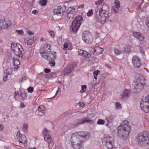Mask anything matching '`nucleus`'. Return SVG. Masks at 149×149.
I'll return each instance as SVG.
<instances>
[{
	"label": "nucleus",
	"mask_w": 149,
	"mask_h": 149,
	"mask_svg": "<svg viewBox=\"0 0 149 149\" xmlns=\"http://www.w3.org/2000/svg\"><path fill=\"white\" fill-rule=\"evenodd\" d=\"M20 96L22 97V99L24 100L26 97V94L25 93H21L20 94Z\"/></svg>",
	"instance_id": "nucleus-39"
},
{
	"label": "nucleus",
	"mask_w": 149,
	"mask_h": 149,
	"mask_svg": "<svg viewBox=\"0 0 149 149\" xmlns=\"http://www.w3.org/2000/svg\"><path fill=\"white\" fill-rule=\"evenodd\" d=\"M87 86L86 85H82L81 86V89L80 91L81 94H83L86 90Z\"/></svg>",
	"instance_id": "nucleus-31"
},
{
	"label": "nucleus",
	"mask_w": 149,
	"mask_h": 149,
	"mask_svg": "<svg viewBox=\"0 0 149 149\" xmlns=\"http://www.w3.org/2000/svg\"><path fill=\"white\" fill-rule=\"evenodd\" d=\"M8 79L7 75H6L5 77H3V79L4 81H6Z\"/></svg>",
	"instance_id": "nucleus-61"
},
{
	"label": "nucleus",
	"mask_w": 149,
	"mask_h": 149,
	"mask_svg": "<svg viewBox=\"0 0 149 149\" xmlns=\"http://www.w3.org/2000/svg\"><path fill=\"white\" fill-rule=\"evenodd\" d=\"M85 123H89L91 124H93L94 123V121L91 118L88 117L85 118L81 119H78L76 120L73 123V125L74 127H75L81 124H84Z\"/></svg>",
	"instance_id": "nucleus-11"
},
{
	"label": "nucleus",
	"mask_w": 149,
	"mask_h": 149,
	"mask_svg": "<svg viewBox=\"0 0 149 149\" xmlns=\"http://www.w3.org/2000/svg\"><path fill=\"white\" fill-rule=\"evenodd\" d=\"M82 39L86 44H90L93 41L92 36L89 32H84L82 35Z\"/></svg>",
	"instance_id": "nucleus-12"
},
{
	"label": "nucleus",
	"mask_w": 149,
	"mask_h": 149,
	"mask_svg": "<svg viewBox=\"0 0 149 149\" xmlns=\"http://www.w3.org/2000/svg\"><path fill=\"white\" fill-rule=\"evenodd\" d=\"M89 138V134L86 132H79L73 133L71 138L72 147L74 149H84L83 142Z\"/></svg>",
	"instance_id": "nucleus-1"
},
{
	"label": "nucleus",
	"mask_w": 149,
	"mask_h": 149,
	"mask_svg": "<svg viewBox=\"0 0 149 149\" xmlns=\"http://www.w3.org/2000/svg\"><path fill=\"white\" fill-rule=\"evenodd\" d=\"M27 41L26 44L28 45H31L33 42L32 39H28Z\"/></svg>",
	"instance_id": "nucleus-45"
},
{
	"label": "nucleus",
	"mask_w": 149,
	"mask_h": 149,
	"mask_svg": "<svg viewBox=\"0 0 149 149\" xmlns=\"http://www.w3.org/2000/svg\"><path fill=\"white\" fill-rule=\"evenodd\" d=\"M60 89V87H58V89H57V91L56 92V94L55 95L52 97L50 98V99H52L53 98H54L56 97V96L57 95L58 93L59 92V90Z\"/></svg>",
	"instance_id": "nucleus-48"
},
{
	"label": "nucleus",
	"mask_w": 149,
	"mask_h": 149,
	"mask_svg": "<svg viewBox=\"0 0 149 149\" xmlns=\"http://www.w3.org/2000/svg\"><path fill=\"white\" fill-rule=\"evenodd\" d=\"M50 35L52 37H53L54 36V32L53 31H48Z\"/></svg>",
	"instance_id": "nucleus-51"
},
{
	"label": "nucleus",
	"mask_w": 149,
	"mask_h": 149,
	"mask_svg": "<svg viewBox=\"0 0 149 149\" xmlns=\"http://www.w3.org/2000/svg\"><path fill=\"white\" fill-rule=\"evenodd\" d=\"M132 63L134 66L136 68H139L141 65L140 59L136 55L133 56L132 60Z\"/></svg>",
	"instance_id": "nucleus-13"
},
{
	"label": "nucleus",
	"mask_w": 149,
	"mask_h": 149,
	"mask_svg": "<svg viewBox=\"0 0 149 149\" xmlns=\"http://www.w3.org/2000/svg\"><path fill=\"white\" fill-rule=\"evenodd\" d=\"M4 129V126L1 124H0V131Z\"/></svg>",
	"instance_id": "nucleus-62"
},
{
	"label": "nucleus",
	"mask_w": 149,
	"mask_h": 149,
	"mask_svg": "<svg viewBox=\"0 0 149 149\" xmlns=\"http://www.w3.org/2000/svg\"><path fill=\"white\" fill-rule=\"evenodd\" d=\"M20 107L22 108H24L25 107V105L23 102H21L20 104Z\"/></svg>",
	"instance_id": "nucleus-55"
},
{
	"label": "nucleus",
	"mask_w": 149,
	"mask_h": 149,
	"mask_svg": "<svg viewBox=\"0 0 149 149\" xmlns=\"http://www.w3.org/2000/svg\"><path fill=\"white\" fill-rule=\"evenodd\" d=\"M103 1L104 0H99L95 2V4L97 5L99 4V5H101V4H102V3L103 4Z\"/></svg>",
	"instance_id": "nucleus-41"
},
{
	"label": "nucleus",
	"mask_w": 149,
	"mask_h": 149,
	"mask_svg": "<svg viewBox=\"0 0 149 149\" xmlns=\"http://www.w3.org/2000/svg\"><path fill=\"white\" fill-rule=\"evenodd\" d=\"M114 118L113 116H110L106 118L105 120L108 123H110L112 122Z\"/></svg>",
	"instance_id": "nucleus-30"
},
{
	"label": "nucleus",
	"mask_w": 149,
	"mask_h": 149,
	"mask_svg": "<svg viewBox=\"0 0 149 149\" xmlns=\"http://www.w3.org/2000/svg\"><path fill=\"white\" fill-rule=\"evenodd\" d=\"M45 77L47 78H51V77H50V74H45Z\"/></svg>",
	"instance_id": "nucleus-60"
},
{
	"label": "nucleus",
	"mask_w": 149,
	"mask_h": 149,
	"mask_svg": "<svg viewBox=\"0 0 149 149\" xmlns=\"http://www.w3.org/2000/svg\"><path fill=\"white\" fill-rule=\"evenodd\" d=\"M17 138L19 143L24 146L27 145V139L26 136L24 135L19 134V136L17 137Z\"/></svg>",
	"instance_id": "nucleus-16"
},
{
	"label": "nucleus",
	"mask_w": 149,
	"mask_h": 149,
	"mask_svg": "<svg viewBox=\"0 0 149 149\" xmlns=\"http://www.w3.org/2000/svg\"><path fill=\"white\" fill-rule=\"evenodd\" d=\"M12 60L14 67V69L15 70H16L19 67V65L20 64V62L18 59H15L14 58H13Z\"/></svg>",
	"instance_id": "nucleus-19"
},
{
	"label": "nucleus",
	"mask_w": 149,
	"mask_h": 149,
	"mask_svg": "<svg viewBox=\"0 0 149 149\" xmlns=\"http://www.w3.org/2000/svg\"><path fill=\"white\" fill-rule=\"evenodd\" d=\"M100 7V9L101 10V11H106L108 10L109 8L108 6L105 4H101V5H98V8Z\"/></svg>",
	"instance_id": "nucleus-24"
},
{
	"label": "nucleus",
	"mask_w": 149,
	"mask_h": 149,
	"mask_svg": "<svg viewBox=\"0 0 149 149\" xmlns=\"http://www.w3.org/2000/svg\"><path fill=\"white\" fill-rule=\"evenodd\" d=\"M146 85L145 78L141 75H139L133 82L132 89L134 93H139L143 89Z\"/></svg>",
	"instance_id": "nucleus-3"
},
{
	"label": "nucleus",
	"mask_w": 149,
	"mask_h": 149,
	"mask_svg": "<svg viewBox=\"0 0 149 149\" xmlns=\"http://www.w3.org/2000/svg\"><path fill=\"white\" fill-rule=\"evenodd\" d=\"M48 143V146L49 149H52L54 146V143L52 139L48 140V141H46Z\"/></svg>",
	"instance_id": "nucleus-27"
},
{
	"label": "nucleus",
	"mask_w": 149,
	"mask_h": 149,
	"mask_svg": "<svg viewBox=\"0 0 149 149\" xmlns=\"http://www.w3.org/2000/svg\"><path fill=\"white\" fill-rule=\"evenodd\" d=\"M32 13L33 14L37 15L38 14V12L36 10H34L32 12Z\"/></svg>",
	"instance_id": "nucleus-54"
},
{
	"label": "nucleus",
	"mask_w": 149,
	"mask_h": 149,
	"mask_svg": "<svg viewBox=\"0 0 149 149\" xmlns=\"http://www.w3.org/2000/svg\"><path fill=\"white\" fill-rule=\"evenodd\" d=\"M84 6V4H82L81 5H79L78 6V7L79 8L81 9L83 8Z\"/></svg>",
	"instance_id": "nucleus-57"
},
{
	"label": "nucleus",
	"mask_w": 149,
	"mask_h": 149,
	"mask_svg": "<svg viewBox=\"0 0 149 149\" xmlns=\"http://www.w3.org/2000/svg\"><path fill=\"white\" fill-rule=\"evenodd\" d=\"M44 138L45 141H48V140L52 139L51 136L48 134H45L44 136Z\"/></svg>",
	"instance_id": "nucleus-32"
},
{
	"label": "nucleus",
	"mask_w": 149,
	"mask_h": 149,
	"mask_svg": "<svg viewBox=\"0 0 149 149\" xmlns=\"http://www.w3.org/2000/svg\"><path fill=\"white\" fill-rule=\"evenodd\" d=\"M108 17V15L106 13L101 11V10L97 9L96 11V17L97 20L102 23L105 21Z\"/></svg>",
	"instance_id": "nucleus-8"
},
{
	"label": "nucleus",
	"mask_w": 149,
	"mask_h": 149,
	"mask_svg": "<svg viewBox=\"0 0 149 149\" xmlns=\"http://www.w3.org/2000/svg\"><path fill=\"white\" fill-rule=\"evenodd\" d=\"M140 106L144 112L148 113L149 112V95L141 102Z\"/></svg>",
	"instance_id": "nucleus-9"
},
{
	"label": "nucleus",
	"mask_w": 149,
	"mask_h": 149,
	"mask_svg": "<svg viewBox=\"0 0 149 149\" xmlns=\"http://www.w3.org/2000/svg\"><path fill=\"white\" fill-rule=\"evenodd\" d=\"M49 64L50 65V66L53 67L55 66V63L54 61H52L49 62Z\"/></svg>",
	"instance_id": "nucleus-49"
},
{
	"label": "nucleus",
	"mask_w": 149,
	"mask_h": 149,
	"mask_svg": "<svg viewBox=\"0 0 149 149\" xmlns=\"http://www.w3.org/2000/svg\"><path fill=\"white\" fill-rule=\"evenodd\" d=\"M28 92L30 93H32L33 91V88L32 87L30 86L27 89Z\"/></svg>",
	"instance_id": "nucleus-42"
},
{
	"label": "nucleus",
	"mask_w": 149,
	"mask_h": 149,
	"mask_svg": "<svg viewBox=\"0 0 149 149\" xmlns=\"http://www.w3.org/2000/svg\"><path fill=\"white\" fill-rule=\"evenodd\" d=\"M115 54L116 55H118L120 54L121 53V52L118 49H115L114 50Z\"/></svg>",
	"instance_id": "nucleus-37"
},
{
	"label": "nucleus",
	"mask_w": 149,
	"mask_h": 149,
	"mask_svg": "<svg viewBox=\"0 0 149 149\" xmlns=\"http://www.w3.org/2000/svg\"><path fill=\"white\" fill-rule=\"evenodd\" d=\"M45 133H50V131L49 130H48L45 128V130L44 131V134Z\"/></svg>",
	"instance_id": "nucleus-58"
},
{
	"label": "nucleus",
	"mask_w": 149,
	"mask_h": 149,
	"mask_svg": "<svg viewBox=\"0 0 149 149\" xmlns=\"http://www.w3.org/2000/svg\"><path fill=\"white\" fill-rule=\"evenodd\" d=\"M49 74L50 77H55L56 75V73L54 72H52L49 73Z\"/></svg>",
	"instance_id": "nucleus-50"
},
{
	"label": "nucleus",
	"mask_w": 149,
	"mask_h": 149,
	"mask_svg": "<svg viewBox=\"0 0 149 149\" xmlns=\"http://www.w3.org/2000/svg\"><path fill=\"white\" fill-rule=\"evenodd\" d=\"M12 72V70L10 68H8L4 72V73H5L6 75H10L11 74Z\"/></svg>",
	"instance_id": "nucleus-33"
},
{
	"label": "nucleus",
	"mask_w": 149,
	"mask_h": 149,
	"mask_svg": "<svg viewBox=\"0 0 149 149\" xmlns=\"http://www.w3.org/2000/svg\"><path fill=\"white\" fill-rule=\"evenodd\" d=\"M103 144L108 149H116L114 145V141L112 137L109 136L105 137L102 141Z\"/></svg>",
	"instance_id": "nucleus-7"
},
{
	"label": "nucleus",
	"mask_w": 149,
	"mask_h": 149,
	"mask_svg": "<svg viewBox=\"0 0 149 149\" xmlns=\"http://www.w3.org/2000/svg\"><path fill=\"white\" fill-rule=\"evenodd\" d=\"M92 51H93V53L95 55H98L101 54L103 51V48L100 47H96L91 49Z\"/></svg>",
	"instance_id": "nucleus-20"
},
{
	"label": "nucleus",
	"mask_w": 149,
	"mask_h": 149,
	"mask_svg": "<svg viewBox=\"0 0 149 149\" xmlns=\"http://www.w3.org/2000/svg\"><path fill=\"white\" fill-rule=\"evenodd\" d=\"M68 44L66 43H65L63 45L64 48L66 49H67L68 47Z\"/></svg>",
	"instance_id": "nucleus-59"
},
{
	"label": "nucleus",
	"mask_w": 149,
	"mask_h": 149,
	"mask_svg": "<svg viewBox=\"0 0 149 149\" xmlns=\"http://www.w3.org/2000/svg\"><path fill=\"white\" fill-rule=\"evenodd\" d=\"M47 2V0H41L40 3L41 6H45L46 5Z\"/></svg>",
	"instance_id": "nucleus-36"
},
{
	"label": "nucleus",
	"mask_w": 149,
	"mask_h": 149,
	"mask_svg": "<svg viewBox=\"0 0 149 149\" xmlns=\"http://www.w3.org/2000/svg\"><path fill=\"white\" fill-rule=\"evenodd\" d=\"M116 107L118 109H120L121 108V104L118 102H116L115 104Z\"/></svg>",
	"instance_id": "nucleus-43"
},
{
	"label": "nucleus",
	"mask_w": 149,
	"mask_h": 149,
	"mask_svg": "<svg viewBox=\"0 0 149 149\" xmlns=\"http://www.w3.org/2000/svg\"><path fill=\"white\" fill-rule=\"evenodd\" d=\"M67 19H72V18L73 17L74 15L71 14V13H69L68 12H67Z\"/></svg>",
	"instance_id": "nucleus-35"
},
{
	"label": "nucleus",
	"mask_w": 149,
	"mask_h": 149,
	"mask_svg": "<svg viewBox=\"0 0 149 149\" xmlns=\"http://www.w3.org/2000/svg\"><path fill=\"white\" fill-rule=\"evenodd\" d=\"M130 96V91L129 90L125 89L122 94V97L123 98H127Z\"/></svg>",
	"instance_id": "nucleus-25"
},
{
	"label": "nucleus",
	"mask_w": 149,
	"mask_h": 149,
	"mask_svg": "<svg viewBox=\"0 0 149 149\" xmlns=\"http://www.w3.org/2000/svg\"><path fill=\"white\" fill-rule=\"evenodd\" d=\"M100 72V71L98 70H97L93 72V74L94 75V78L95 79H97V76Z\"/></svg>",
	"instance_id": "nucleus-34"
},
{
	"label": "nucleus",
	"mask_w": 149,
	"mask_h": 149,
	"mask_svg": "<svg viewBox=\"0 0 149 149\" xmlns=\"http://www.w3.org/2000/svg\"><path fill=\"white\" fill-rule=\"evenodd\" d=\"M74 65H68L64 70L63 72L64 74H69L74 70Z\"/></svg>",
	"instance_id": "nucleus-17"
},
{
	"label": "nucleus",
	"mask_w": 149,
	"mask_h": 149,
	"mask_svg": "<svg viewBox=\"0 0 149 149\" xmlns=\"http://www.w3.org/2000/svg\"><path fill=\"white\" fill-rule=\"evenodd\" d=\"M79 55L85 57H89L91 56L90 54L87 52L83 50H80L77 52Z\"/></svg>",
	"instance_id": "nucleus-21"
},
{
	"label": "nucleus",
	"mask_w": 149,
	"mask_h": 149,
	"mask_svg": "<svg viewBox=\"0 0 149 149\" xmlns=\"http://www.w3.org/2000/svg\"><path fill=\"white\" fill-rule=\"evenodd\" d=\"M105 123V121L101 119H99L97 122V124L98 125H103Z\"/></svg>",
	"instance_id": "nucleus-38"
},
{
	"label": "nucleus",
	"mask_w": 149,
	"mask_h": 149,
	"mask_svg": "<svg viewBox=\"0 0 149 149\" xmlns=\"http://www.w3.org/2000/svg\"><path fill=\"white\" fill-rule=\"evenodd\" d=\"M128 124L127 120H125L118 127V136L123 140L127 139L131 131V127Z\"/></svg>",
	"instance_id": "nucleus-2"
},
{
	"label": "nucleus",
	"mask_w": 149,
	"mask_h": 149,
	"mask_svg": "<svg viewBox=\"0 0 149 149\" xmlns=\"http://www.w3.org/2000/svg\"><path fill=\"white\" fill-rule=\"evenodd\" d=\"M114 6H112V9L113 12L114 13H117L121 9L120 6V2L118 0H115L114 2Z\"/></svg>",
	"instance_id": "nucleus-14"
},
{
	"label": "nucleus",
	"mask_w": 149,
	"mask_h": 149,
	"mask_svg": "<svg viewBox=\"0 0 149 149\" xmlns=\"http://www.w3.org/2000/svg\"><path fill=\"white\" fill-rule=\"evenodd\" d=\"M28 114H29V113H25L24 115V119L25 120H27V119H28L30 117L29 116H28Z\"/></svg>",
	"instance_id": "nucleus-47"
},
{
	"label": "nucleus",
	"mask_w": 149,
	"mask_h": 149,
	"mask_svg": "<svg viewBox=\"0 0 149 149\" xmlns=\"http://www.w3.org/2000/svg\"><path fill=\"white\" fill-rule=\"evenodd\" d=\"M2 24L3 25L2 27H3V28H5L10 26V23L9 21L6 22L5 20H4L3 21L1 22L0 25H1Z\"/></svg>",
	"instance_id": "nucleus-26"
},
{
	"label": "nucleus",
	"mask_w": 149,
	"mask_h": 149,
	"mask_svg": "<svg viewBox=\"0 0 149 149\" xmlns=\"http://www.w3.org/2000/svg\"><path fill=\"white\" fill-rule=\"evenodd\" d=\"M9 146H6L5 147H4V149H9Z\"/></svg>",
	"instance_id": "nucleus-64"
},
{
	"label": "nucleus",
	"mask_w": 149,
	"mask_h": 149,
	"mask_svg": "<svg viewBox=\"0 0 149 149\" xmlns=\"http://www.w3.org/2000/svg\"><path fill=\"white\" fill-rule=\"evenodd\" d=\"M146 24L149 29V17H147L146 20Z\"/></svg>",
	"instance_id": "nucleus-44"
},
{
	"label": "nucleus",
	"mask_w": 149,
	"mask_h": 149,
	"mask_svg": "<svg viewBox=\"0 0 149 149\" xmlns=\"http://www.w3.org/2000/svg\"><path fill=\"white\" fill-rule=\"evenodd\" d=\"M28 127V125L27 124L24 125H23V128L25 129H27Z\"/></svg>",
	"instance_id": "nucleus-63"
},
{
	"label": "nucleus",
	"mask_w": 149,
	"mask_h": 149,
	"mask_svg": "<svg viewBox=\"0 0 149 149\" xmlns=\"http://www.w3.org/2000/svg\"><path fill=\"white\" fill-rule=\"evenodd\" d=\"M27 32L28 34L30 36H32L33 35V33L30 31L28 30Z\"/></svg>",
	"instance_id": "nucleus-56"
},
{
	"label": "nucleus",
	"mask_w": 149,
	"mask_h": 149,
	"mask_svg": "<svg viewBox=\"0 0 149 149\" xmlns=\"http://www.w3.org/2000/svg\"><path fill=\"white\" fill-rule=\"evenodd\" d=\"M11 49L15 54L18 57L24 58L23 51L22 46L15 43H13L11 45Z\"/></svg>",
	"instance_id": "nucleus-5"
},
{
	"label": "nucleus",
	"mask_w": 149,
	"mask_h": 149,
	"mask_svg": "<svg viewBox=\"0 0 149 149\" xmlns=\"http://www.w3.org/2000/svg\"><path fill=\"white\" fill-rule=\"evenodd\" d=\"M16 32L19 35H22L23 34L24 31L22 30H16Z\"/></svg>",
	"instance_id": "nucleus-46"
},
{
	"label": "nucleus",
	"mask_w": 149,
	"mask_h": 149,
	"mask_svg": "<svg viewBox=\"0 0 149 149\" xmlns=\"http://www.w3.org/2000/svg\"><path fill=\"white\" fill-rule=\"evenodd\" d=\"M67 12H68L70 13H71L74 15L75 13V9L73 7H69L68 8Z\"/></svg>",
	"instance_id": "nucleus-28"
},
{
	"label": "nucleus",
	"mask_w": 149,
	"mask_h": 149,
	"mask_svg": "<svg viewBox=\"0 0 149 149\" xmlns=\"http://www.w3.org/2000/svg\"><path fill=\"white\" fill-rule=\"evenodd\" d=\"M93 15V11L92 9L89 10L87 13V15L88 17L92 16Z\"/></svg>",
	"instance_id": "nucleus-40"
},
{
	"label": "nucleus",
	"mask_w": 149,
	"mask_h": 149,
	"mask_svg": "<svg viewBox=\"0 0 149 149\" xmlns=\"http://www.w3.org/2000/svg\"><path fill=\"white\" fill-rule=\"evenodd\" d=\"M66 9V8L65 5L62 7L58 6L57 8L54 9L53 12L55 15H59L65 11Z\"/></svg>",
	"instance_id": "nucleus-15"
},
{
	"label": "nucleus",
	"mask_w": 149,
	"mask_h": 149,
	"mask_svg": "<svg viewBox=\"0 0 149 149\" xmlns=\"http://www.w3.org/2000/svg\"><path fill=\"white\" fill-rule=\"evenodd\" d=\"M131 46L127 45L124 48L123 51L127 53L130 52L131 51L130 48Z\"/></svg>",
	"instance_id": "nucleus-29"
},
{
	"label": "nucleus",
	"mask_w": 149,
	"mask_h": 149,
	"mask_svg": "<svg viewBox=\"0 0 149 149\" xmlns=\"http://www.w3.org/2000/svg\"><path fill=\"white\" fill-rule=\"evenodd\" d=\"M79 106L81 107H85V104L83 102H80L79 103Z\"/></svg>",
	"instance_id": "nucleus-52"
},
{
	"label": "nucleus",
	"mask_w": 149,
	"mask_h": 149,
	"mask_svg": "<svg viewBox=\"0 0 149 149\" xmlns=\"http://www.w3.org/2000/svg\"><path fill=\"white\" fill-rule=\"evenodd\" d=\"M51 46L50 45L46 44L44 46H42L40 50V53L41 56L44 58L46 59L45 57L49 56V51L50 50ZM49 56H47V57Z\"/></svg>",
	"instance_id": "nucleus-10"
},
{
	"label": "nucleus",
	"mask_w": 149,
	"mask_h": 149,
	"mask_svg": "<svg viewBox=\"0 0 149 149\" xmlns=\"http://www.w3.org/2000/svg\"><path fill=\"white\" fill-rule=\"evenodd\" d=\"M83 21L82 17L78 15L77 16L72 23L70 26L72 31L76 33L78 30L82 21Z\"/></svg>",
	"instance_id": "nucleus-6"
},
{
	"label": "nucleus",
	"mask_w": 149,
	"mask_h": 149,
	"mask_svg": "<svg viewBox=\"0 0 149 149\" xmlns=\"http://www.w3.org/2000/svg\"><path fill=\"white\" fill-rule=\"evenodd\" d=\"M44 71L46 73H49L50 72V70L49 69L45 68L44 70Z\"/></svg>",
	"instance_id": "nucleus-53"
},
{
	"label": "nucleus",
	"mask_w": 149,
	"mask_h": 149,
	"mask_svg": "<svg viewBox=\"0 0 149 149\" xmlns=\"http://www.w3.org/2000/svg\"><path fill=\"white\" fill-rule=\"evenodd\" d=\"M49 56L47 57V56H45L46 58H47V59L48 60H53L55 59H56V55L55 54H53L52 53L50 52V50L49 51V56Z\"/></svg>",
	"instance_id": "nucleus-23"
},
{
	"label": "nucleus",
	"mask_w": 149,
	"mask_h": 149,
	"mask_svg": "<svg viewBox=\"0 0 149 149\" xmlns=\"http://www.w3.org/2000/svg\"><path fill=\"white\" fill-rule=\"evenodd\" d=\"M46 108L42 105H40L38 108V110L36 112H38V115L42 116L44 115L45 112Z\"/></svg>",
	"instance_id": "nucleus-18"
},
{
	"label": "nucleus",
	"mask_w": 149,
	"mask_h": 149,
	"mask_svg": "<svg viewBox=\"0 0 149 149\" xmlns=\"http://www.w3.org/2000/svg\"><path fill=\"white\" fill-rule=\"evenodd\" d=\"M133 35L136 38L138 39L140 41H142L144 39L142 34L140 32H134L133 33Z\"/></svg>",
	"instance_id": "nucleus-22"
},
{
	"label": "nucleus",
	"mask_w": 149,
	"mask_h": 149,
	"mask_svg": "<svg viewBox=\"0 0 149 149\" xmlns=\"http://www.w3.org/2000/svg\"><path fill=\"white\" fill-rule=\"evenodd\" d=\"M136 141L141 146H147L149 145V133L144 131L138 134L136 137Z\"/></svg>",
	"instance_id": "nucleus-4"
}]
</instances>
